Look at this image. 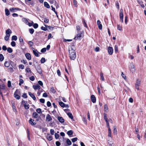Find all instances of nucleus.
Wrapping results in <instances>:
<instances>
[{"instance_id": "obj_1", "label": "nucleus", "mask_w": 146, "mask_h": 146, "mask_svg": "<svg viewBox=\"0 0 146 146\" xmlns=\"http://www.w3.org/2000/svg\"><path fill=\"white\" fill-rule=\"evenodd\" d=\"M83 35L82 32L80 31L76 35L74 38V39L75 40H80L83 37Z\"/></svg>"}, {"instance_id": "obj_2", "label": "nucleus", "mask_w": 146, "mask_h": 146, "mask_svg": "<svg viewBox=\"0 0 146 146\" xmlns=\"http://www.w3.org/2000/svg\"><path fill=\"white\" fill-rule=\"evenodd\" d=\"M22 104H23L26 110L29 108V105L28 104L27 101L23 100L22 101Z\"/></svg>"}, {"instance_id": "obj_3", "label": "nucleus", "mask_w": 146, "mask_h": 146, "mask_svg": "<svg viewBox=\"0 0 146 146\" xmlns=\"http://www.w3.org/2000/svg\"><path fill=\"white\" fill-rule=\"evenodd\" d=\"M70 57L71 59L74 60L76 57V54L75 52H69Z\"/></svg>"}, {"instance_id": "obj_4", "label": "nucleus", "mask_w": 146, "mask_h": 146, "mask_svg": "<svg viewBox=\"0 0 146 146\" xmlns=\"http://www.w3.org/2000/svg\"><path fill=\"white\" fill-rule=\"evenodd\" d=\"M129 68L131 71L132 73H133L135 71V66L133 63L132 62L130 64Z\"/></svg>"}, {"instance_id": "obj_5", "label": "nucleus", "mask_w": 146, "mask_h": 146, "mask_svg": "<svg viewBox=\"0 0 146 146\" xmlns=\"http://www.w3.org/2000/svg\"><path fill=\"white\" fill-rule=\"evenodd\" d=\"M75 50L76 48L75 46L74 45H72L69 48V52H75Z\"/></svg>"}, {"instance_id": "obj_6", "label": "nucleus", "mask_w": 146, "mask_h": 146, "mask_svg": "<svg viewBox=\"0 0 146 146\" xmlns=\"http://www.w3.org/2000/svg\"><path fill=\"white\" fill-rule=\"evenodd\" d=\"M108 52L110 55H112L113 52V49L112 47L109 46L108 49Z\"/></svg>"}, {"instance_id": "obj_7", "label": "nucleus", "mask_w": 146, "mask_h": 146, "mask_svg": "<svg viewBox=\"0 0 146 146\" xmlns=\"http://www.w3.org/2000/svg\"><path fill=\"white\" fill-rule=\"evenodd\" d=\"M5 89V85L3 84H0V94L1 95V96L3 98V96L2 95V92H1V89Z\"/></svg>"}, {"instance_id": "obj_8", "label": "nucleus", "mask_w": 146, "mask_h": 146, "mask_svg": "<svg viewBox=\"0 0 146 146\" xmlns=\"http://www.w3.org/2000/svg\"><path fill=\"white\" fill-rule=\"evenodd\" d=\"M97 24L99 29L100 30H102V24H101V22L99 20H98L97 21Z\"/></svg>"}, {"instance_id": "obj_9", "label": "nucleus", "mask_w": 146, "mask_h": 146, "mask_svg": "<svg viewBox=\"0 0 146 146\" xmlns=\"http://www.w3.org/2000/svg\"><path fill=\"white\" fill-rule=\"evenodd\" d=\"M104 119H105L107 125L108 126L109 122V121H108V119L107 117V114L105 113H104Z\"/></svg>"}, {"instance_id": "obj_10", "label": "nucleus", "mask_w": 146, "mask_h": 146, "mask_svg": "<svg viewBox=\"0 0 146 146\" xmlns=\"http://www.w3.org/2000/svg\"><path fill=\"white\" fill-rule=\"evenodd\" d=\"M46 137L49 141H51L52 139V137L49 134L47 133L46 135Z\"/></svg>"}, {"instance_id": "obj_11", "label": "nucleus", "mask_w": 146, "mask_h": 146, "mask_svg": "<svg viewBox=\"0 0 146 146\" xmlns=\"http://www.w3.org/2000/svg\"><path fill=\"white\" fill-rule=\"evenodd\" d=\"M91 101L93 103H95L96 102V98L95 96L94 95H92L91 96Z\"/></svg>"}, {"instance_id": "obj_12", "label": "nucleus", "mask_w": 146, "mask_h": 146, "mask_svg": "<svg viewBox=\"0 0 146 146\" xmlns=\"http://www.w3.org/2000/svg\"><path fill=\"white\" fill-rule=\"evenodd\" d=\"M52 119L51 116L49 114H48L46 117V121H50Z\"/></svg>"}, {"instance_id": "obj_13", "label": "nucleus", "mask_w": 146, "mask_h": 146, "mask_svg": "<svg viewBox=\"0 0 146 146\" xmlns=\"http://www.w3.org/2000/svg\"><path fill=\"white\" fill-rule=\"evenodd\" d=\"M34 120L30 118L29 120V123L32 125H34L36 124L35 122H34Z\"/></svg>"}, {"instance_id": "obj_14", "label": "nucleus", "mask_w": 146, "mask_h": 146, "mask_svg": "<svg viewBox=\"0 0 146 146\" xmlns=\"http://www.w3.org/2000/svg\"><path fill=\"white\" fill-rule=\"evenodd\" d=\"M29 94L34 100H36V97L32 93L30 92H29Z\"/></svg>"}, {"instance_id": "obj_15", "label": "nucleus", "mask_w": 146, "mask_h": 146, "mask_svg": "<svg viewBox=\"0 0 146 146\" xmlns=\"http://www.w3.org/2000/svg\"><path fill=\"white\" fill-rule=\"evenodd\" d=\"M25 56L27 59L29 60H30L31 59V58L30 54L29 53H27L25 54Z\"/></svg>"}, {"instance_id": "obj_16", "label": "nucleus", "mask_w": 146, "mask_h": 146, "mask_svg": "<svg viewBox=\"0 0 146 146\" xmlns=\"http://www.w3.org/2000/svg\"><path fill=\"white\" fill-rule=\"evenodd\" d=\"M33 88L35 90L37 89L40 90V87L38 84H37L36 85H33Z\"/></svg>"}, {"instance_id": "obj_17", "label": "nucleus", "mask_w": 146, "mask_h": 146, "mask_svg": "<svg viewBox=\"0 0 146 146\" xmlns=\"http://www.w3.org/2000/svg\"><path fill=\"white\" fill-rule=\"evenodd\" d=\"M58 120L61 123H63L64 122V119L62 117H58Z\"/></svg>"}, {"instance_id": "obj_18", "label": "nucleus", "mask_w": 146, "mask_h": 146, "mask_svg": "<svg viewBox=\"0 0 146 146\" xmlns=\"http://www.w3.org/2000/svg\"><path fill=\"white\" fill-rule=\"evenodd\" d=\"M119 16L120 18H123V11L122 9H121L120 10Z\"/></svg>"}, {"instance_id": "obj_19", "label": "nucleus", "mask_w": 146, "mask_h": 146, "mask_svg": "<svg viewBox=\"0 0 146 146\" xmlns=\"http://www.w3.org/2000/svg\"><path fill=\"white\" fill-rule=\"evenodd\" d=\"M104 111L106 112L108 111V106L106 104H105L104 105Z\"/></svg>"}, {"instance_id": "obj_20", "label": "nucleus", "mask_w": 146, "mask_h": 146, "mask_svg": "<svg viewBox=\"0 0 146 146\" xmlns=\"http://www.w3.org/2000/svg\"><path fill=\"white\" fill-rule=\"evenodd\" d=\"M12 31L10 29H8L6 30L5 31V34L6 35H7L8 34H11L12 33Z\"/></svg>"}, {"instance_id": "obj_21", "label": "nucleus", "mask_w": 146, "mask_h": 146, "mask_svg": "<svg viewBox=\"0 0 146 146\" xmlns=\"http://www.w3.org/2000/svg\"><path fill=\"white\" fill-rule=\"evenodd\" d=\"M4 65L5 66L7 67H9L10 65V63L8 61H5V62L4 64Z\"/></svg>"}, {"instance_id": "obj_22", "label": "nucleus", "mask_w": 146, "mask_h": 146, "mask_svg": "<svg viewBox=\"0 0 146 146\" xmlns=\"http://www.w3.org/2000/svg\"><path fill=\"white\" fill-rule=\"evenodd\" d=\"M33 116L35 118H37L39 115L36 112H34L33 113Z\"/></svg>"}, {"instance_id": "obj_23", "label": "nucleus", "mask_w": 146, "mask_h": 146, "mask_svg": "<svg viewBox=\"0 0 146 146\" xmlns=\"http://www.w3.org/2000/svg\"><path fill=\"white\" fill-rule=\"evenodd\" d=\"M117 29L118 30L121 31H122V30L121 25H120L118 24L117 25Z\"/></svg>"}, {"instance_id": "obj_24", "label": "nucleus", "mask_w": 146, "mask_h": 146, "mask_svg": "<svg viewBox=\"0 0 146 146\" xmlns=\"http://www.w3.org/2000/svg\"><path fill=\"white\" fill-rule=\"evenodd\" d=\"M44 6L47 8H50V6L46 2H44Z\"/></svg>"}, {"instance_id": "obj_25", "label": "nucleus", "mask_w": 146, "mask_h": 146, "mask_svg": "<svg viewBox=\"0 0 146 146\" xmlns=\"http://www.w3.org/2000/svg\"><path fill=\"white\" fill-rule=\"evenodd\" d=\"M33 52L34 54H35V55L36 57L38 56V51L36 50H33Z\"/></svg>"}, {"instance_id": "obj_26", "label": "nucleus", "mask_w": 146, "mask_h": 146, "mask_svg": "<svg viewBox=\"0 0 146 146\" xmlns=\"http://www.w3.org/2000/svg\"><path fill=\"white\" fill-rule=\"evenodd\" d=\"M15 9H17V10H20V9H19V8H10V11L11 12H14V10Z\"/></svg>"}, {"instance_id": "obj_27", "label": "nucleus", "mask_w": 146, "mask_h": 146, "mask_svg": "<svg viewBox=\"0 0 146 146\" xmlns=\"http://www.w3.org/2000/svg\"><path fill=\"white\" fill-rule=\"evenodd\" d=\"M5 15L7 16H8L10 14V12L7 9H5Z\"/></svg>"}, {"instance_id": "obj_28", "label": "nucleus", "mask_w": 146, "mask_h": 146, "mask_svg": "<svg viewBox=\"0 0 146 146\" xmlns=\"http://www.w3.org/2000/svg\"><path fill=\"white\" fill-rule=\"evenodd\" d=\"M140 84V80L139 79H137L136 80L135 86H139Z\"/></svg>"}, {"instance_id": "obj_29", "label": "nucleus", "mask_w": 146, "mask_h": 146, "mask_svg": "<svg viewBox=\"0 0 146 146\" xmlns=\"http://www.w3.org/2000/svg\"><path fill=\"white\" fill-rule=\"evenodd\" d=\"M59 104L62 107H66L65 104L62 102H59Z\"/></svg>"}, {"instance_id": "obj_30", "label": "nucleus", "mask_w": 146, "mask_h": 146, "mask_svg": "<svg viewBox=\"0 0 146 146\" xmlns=\"http://www.w3.org/2000/svg\"><path fill=\"white\" fill-rule=\"evenodd\" d=\"M100 76L101 79L102 80L104 81V79L103 76V74L102 72L100 73Z\"/></svg>"}, {"instance_id": "obj_31", "label": "nucleus", "mask_w": 146, "mask_h": 146, "mask_svg": "<svg viewBox=\"0 0 146 146\" xmlns=\"http://www.w3.org/2000/svg\"><path fill=\"white\" fill-rule=\"evenodd\" d=\"M22 20L26 24H27V23L28 21L27 19L25 18H23L22 19Z\"/></svg>"}, {"instance_id": "obj_32", "label": "nucleus", "mask_w": 146, "mask_h": 146, "mask_svg": "<svg viewBox=\"0 0 146 146\" xmlns=\"http://www.w3.org/2000/svg\"><path fill=\"white\" fill-rule=\"evenodd\" d=\"M67 134L69 136L72 135L73 134V131L72 130H69L68 131L67 133Z\"/></svg>"}, {"instance_id": "obj_33", "label": "nucleus", "mask_w": 146, "mask_h": 146, "mask_svg": "<svg viewBox=\"0 0 146 146\" xmlns=\"http://www.w3.org/2000/svg\"><path fill=\"white\" fill-rule=\"evenodd\" d=\"M17 37L15 35L13 36L12 37V40H17Z\"/></svg>"}, {"instance_id": "obj_34", "label": "nucleus", "mask_w": 146, "mask_h": 146, "mask_svg": "<svg viewBox=\"0 0 146 146\" xmlns=\"http://www.w3.org/2000/svg\"><path fill=\"white\" fill-rule=\"evenodd\" d=\"M67 115H68L69 117L71 119L73 118V116L71 113H67Z\"/></svg>"}, {"instance_id": "obj_35", "label": "nucleus", "mask_w": 146, "mask_h": 146, "mask_svg": "<svg viewBox=\"0 0 146 146\" xmlns=\"http://www.w3.org/2000/svg\"><path fill=\"white\" fill-rule=\"evenodd\" d=\"M4 59V57L3 55L1 54H0V60L1 61H3Z\"/></svg>"}, {"instance_id": "obj_36", "label": "nucleus", "mask_w": 146, "mask_h": 146, "mask_svg": "<svg viewBox=\"0 0 146 146\" xmlns=\"http://www.w3.org/2000/svg\"><path fill=\"white\" fill-rule=\"evenodd\" d=\"M66 143L69 145H70L72 144L71 142L69 139H68L66 140Z\"/></svg>"}, {"instance_id": "obj_37", "label": "nucleus", "mask_w": 146, "mask_h": 146, "mask_svg": "<svg viewBox=\"0 0 146 146\" xmlns=\"http://www.w3.org/2000/svg\"><path fill=\"white\" fill-rule=\"evenodd\" d=\"M14 96H15V98H16L17 99L19 100V99H20V96H19V95H17V94H16L15 93V94H14Z\"/></svg>"}, {"instance_id": "obj_38", "label": "nucleus", "mask_w": 146, "mask_h": 146, "mask_svg": "<svg viewBox=\"0 0 146 146\" xmlns=\"http://www.w3.org/2000/svg\"><path fill=\"white\" fill-rule=\"evenodd\" d=\"M7 51L9 53H11L12 52L13 50L10 47H9L7 49Z\"/></svg>"}, {"instance_id": "obj_39", "label": "nucleus", "mask_w": 146, "mask_h": 146, "mask_svg": "<svg viewBox=\"0 0 146 146\" xmlns=\"http://www.w3.org/2000/svg\"><path fill=\"white\" fill-rule=\"evenodd\" d=\"M115 52H118V46L117 45H115L114 46Z\"/></svg>"}, {"instance_id": "obj_40", "label": "nucleus", "mask_w": 146, "mask_h": 146, "mask_svg": "<svg viewBox=\"0 0 146 146\" xmlns=\"http://www.w3.org/2000/svg\"><path fill=\"white\" fill-rule=\"evenodd\" d=\"M36 111L38 113H42L41 110L40 108H38L36 109Z\"/></svg>"}, {"instance_id": "obj_41", "label": "nucleus", "mask_w": 146, "mask_h": 146, "mask_svg": "<svg viewBox=\"0 0 146 146\" xmlns=\"http://www.w3.org/2000/svg\"><path fill=\"white\" fill-rule=\"evenodd\" d=\"M29 31L30 33L31 34H33L34 31V30L33 29H29Z\"/></svg>"}, {"instance_id": "obj_42", "label": "nucleus", "mask_w": 146, "mask_h": 146, "mask_svg": "<svg viewBox=\"0 0 146 146\" xmlns=\"http://www.w3.org/2000/svg\"><path fill=\"white\" fill-rule=\"evenodd\" d=\"M74 5L76 7H77V1L76 0H73Z\"/></svg>"}, {"instance_id": "obj_43", "label": "nucleus", "mask_w": 146, "mask_h": 146, "mask_svg": "<svg viewBox=\"0 0 146 146\" xmlns=\"http://www.w3.org/2000/svg\"><path fill=\"white\" fill-rule=\"evenodd\" d=\"M19 42H21L23 44L24 42H23V39L22 38H21V37H19Z\"/></svg>"}, {"instance_id": "obj_44", "label": "nucleus", "mask_w": 146, "mask_h": 146, "mask_svg": "<svg viewBox=\"0 0 146 146\" xmlns=\"http://www.w3.org/2000/svg\"><path fill=\"white\" fill-rule=\"evenodd\" d=\"M115 5H116L117 8L118 9H119V2L117 1H116V2Z\"/></svg>"}, {"instance_id": "obj_45", "label": "nucleus", "mask_w": 146, "mask_h": 146, "mask_svg": "<svg viewBox=\"0 0 146 146\" xmlns=\"http://www.w3.org/2000/svg\"><path fill=\"white\" fill-rule=\"evenodd\" d=\"M11 44L12 46H15L16 45L15 42L14 41H12L11 43Z\"/></svg>"}, {"instance_id": "obj_46", "label": "nucleus", "mask_w": 146, "mask_h": 146, "mask_svg": "<svg viewBox=\"0 0 146 146\" xmlns=\"http://www.w3.org/2000/svg\"><path fill=\"white\" fill-rule=\"evenodd\" d=\"M113 133L115 134H116L117 133L116 127L115 126L113 127Z\"/></svg>"}, {"instance_id": "obj_47", "label": "nucleus", "mask_w": 146, "mask_h": 146, "mask_svg": "<svg viewBox=\"0 0 146 146\" xmlns=\"http://www.w3.org/2000/svg\"><path fill=\"white\" fill-rule=\"evenodd\" d=\"M40 62L42 63H44L45 62V58H42L40 60Z\"/></svg>"}, {"instance_id": "obj_48", "label": "nucleus", "mask_w": 146, "mask_h": 146, "mask_svg": "<svg viewBox=\"0 0 146 146\" xmlns=\"http://www.w3.org/2000/svg\"><path fill=\"white\" fill-rule=\"evenodd\" d=\"M78 138L77 137H75L72 139V142L74 143L77 141Z\"/></svg>"}, {"instance_id": "obj_49", "label": "nucleus", "mask_w": 146, "mask_h": 146, "mask_svg": "<svg viewBox=\"0 0 146 146\" xmlns=\"http://www.w3.org/2000/svg\"><path fill=\"white\" fill-rule=\"evenodd\" d=\"M54 136H55V138L56 139H58L59 137V135L56 133H55Z\"/></svg>"}, {"instance_id": "obj_50", "label": "nucleus", "mask_w": 146, "mask_h": 146, "mask_svg": "<svg viewBox=\"0 0 146 146\" xmlns=\"http://www.w3.org/2000/svg\"><path fill=\"white\" fill-rule=\"evenodd\" d=\"M33 26L35 29H36L38 27V25L36 23H35L33 25Z\"/></svg>"}, {"instance_id": "obj_51", "label": "nucleus", "mask_w": 146, "mask_h": 146, "mask_svg": "<svg viewBox=\"0 0 146 146\" xmlns=\"http://www.w3.org/2000/svg\"><path fill=\"white\" fill-rule=\"evenodd\" d=\"M46 48H42L41 50V52H42L44 53V52H45L46 51Z\"/></svg>"}, {"instance_id": "obj_52", "label": "nucleus", "mask_w": 146, "mask_h": 146, "mask_svg": "<svg viewBox=\"0 0 146 146\" xmlns=\"http://www.w3.org/2000/svg\"><path fill=\"white\" fill-rule=\"evenodd\" d=\"M29 79L33 81L35 80V78L34 76H32L29 78Z\"/></svg>"}, {"instance_id": "obj_53", "label": "nucleus", "mask_w": 146, "mask_h": 146, "mask_svg": "<svg viewBox=\"0 0 146 146\" xmlns=\"http://www.w3.org/2000/svg\"><path fill=\"white\" fill-rule=\"evenodd\" d=\"M139 3L142 7L144 8L145 7V6L142 2H140Z\"/></svg>"}, {"instance_id": "obj_54", "label": "nucleus", "mask_w": 146, "mask_h": 146, "mask_svg": "<svg viewBox=\"0 0 146 146\" xmlns=\"http://www.w3.org/2000/svg\"><path fill=\"white\" fill-rule=\"evenodd\" d=\"M19 67L20 68H21V69H23L24 68V66L23 64H20L19 66Z\"/></svg>"}, {"instance_id": "obj_55", "label": "nucleus", "mask_w": 146, "mask_h": 146, "mask_svg": "<svg viewBox=\"0 0 146 146\" xmlns=\"http://www.w3.org/2000/svg\"><path fill=\"white\" fill-rule=\"evenodd\" d=\"M83 24L84 25V27H86L87 28V26L86 25V24L85 21V20L83 19Z\"/></svg>"}, {"instance_id": "obj_56", "label": "nucleus", "mask_w": 146, "mask_h": 146, "mask_svg": "<svg viewBox=\"0 0 146 146\" xmlns=\"http://www.w3.org/2000/svg\"><path fill=\"white\" fill-rule=\"evenodd\" d=\"M50 133L51 135H53L54 133V130L52 129H51L50 130Z\"/></svg>"}, {"instance_id": "obj_57", "label": "nucleus", "mask_w": 146, "mask_h": 146, "mask_svg": "<svg viewBox=\"0 0 146 146\" xmlns=\"http://www.w3.org/2000/svg\"><path fill=\"white\" fill-rule=\"evenodd\" d=\"M44 21L45 23H48L49 22V20L48 19L45 18L44 19Z\"/></svg>"}, {"instance_id": "obj_58", "label": "nucleus", "mask_w": 146, "mask_h": 146, "mask_svg": "<svg viewBox=\"0 0 146 146\" xmlns=\"http://www.w3.org/2000/svg\"><path fill=\"white\" fill-rule=\"evenodd\" d=\"M38 83L39 84V85H40V86H43V83L42 82V81H39L38 82Z\"/></svg>"}, {"instance_id": "obj_59", "label": "nucleus", "mask_w": 146, "mask_h": 146, "mask_svg": "<svg viewBox=\"0 0 146 146\" xmlns=\"http://www.w3.org/2000/svg\"><path fill=\"white\" fill-rule=\"evenodd\" d=\"M47 105L48 107H50L51 106V104L50 102H49L48 101L47 102Z\"/></svg>"}, {"instance_id": "obj_60", "label": "nucleus", "mask_w": 146, "mask_h": 146, "mask_svg": "<svg viewBox=\"0 0 146 146\" xmlns=\"http://www.w3.org/2000/svg\"><path fill=\"white\" fill-rule=\"evenodd\" d=\"M40 101L42 103H44L45 102V100L43 99H40Z\"/></svg>"}, {"instance_id": "obj_61", "label": "nucleus", "mask_w": 146, "mask_h": 146, "mask_svg": "<svg viewBox=\"0 0 146 146\" xmlns=\"http://www.w3.org/2000/svg\"><path fill=\"white\" fill-rule=\"evenodd\" d=\"M33 22L32 23H30L28 22L27 25H28L29 26L31 27L33 25Z\"/></svg>"}, {"instance_id": "obj_62", "label": "nucleus", "mask_w": 146, "mask_h": 146, "mask_svg": "<svg viewBox=\"0 0 146 146\" xmlns=\"http://www.w3.org/2000/svg\"><path fill=\"white\" fill-rule=\"evenodd\" d=\"M22 97L24 98H27V94L26 93L22 95Z\"/></svg>"}, {"instance_id": "obj_63", "label": "nucleus", "mask_w": 146, "mask_h": 146, "mask_svg": "<svg viewBox=\"0 0 146 146\" xmlns=\"http://www.w3.org/2000/svg\"><path fill=\"white\" fill-rule=\"evenodd\" d=\"M8 86L9 88L11 86V82L10 81H8Z\"/></svg>"}, {"instance_id": "obj_64", "label": "nucleus", "mask_w": 146, "mask_h": 146, "mask_svg": "<svg viewBox=\"0 0 146 146\" xmlns=\"http://www.w3.org/2000/svg\"><path fill=\"white\" fill-rule=\"evenodd\" d=\"M56 144L57 146H59L60 145V142L57 141L56 142Z\"/></svg>"}]
</instances>
